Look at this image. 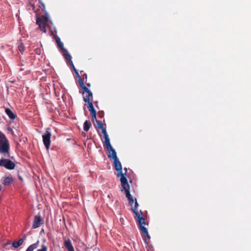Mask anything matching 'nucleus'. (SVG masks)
Wrapping results in <instances>:
<instances>
[{
	"label": "nucleus",
	"instance_id": "cd10ccee",
	"mask_svg": "<svg viewBox=\"0 0 251 251\" xmlns=\"http://www.w3.org/2000/svg\"><path fill=\"white\" fill-rule=\"evenodd\" d=\"M75 75H76V77L78 78V80L80 78H81V77L80 76L79 74V73H78V72H76V73H75Z\"/></svg>",
	"mask_w": 251,
	"mask_h": 251
},
{
	"label": "nucleus",
	"instance_id": "6e6552de",
	"mask_svg": "<svg viewBox=\"0 0 251 251\" xmlns=\"http://www.w3.org/2000/svg\"><path fill=\"white\" fill-rule=\"evenodd\" d=\"M50 128H48L45 133L42 135L43 142L47 150H49L50 145L51 133L49 131Z\"/></svg>",
	"mask_w": 251,
	"mask_h": 251
},
{
	"label": "nucleus",
	"instance_id": "4468645a",
	"mask_svg": "<svg viewBox=\"0 0 251 251\" xmlns=\"http://www.w3.org/2000/svg\"><path fill=\"white\" fill-rule=\"evenodd\" d=\"M5 112L10 119L14 120L15 119L16 115L11 109L8 108H6L5 109Z\"/></svg>",
	"mask_w": 251,
	"mask_h": 251
},
{
	"label": "nucleus",
	"instance_id": "c756f323",
	"mask_svg": "<svg viewBox=\"0 0 251 251\" xmlns=\"http://www.w3.org/2000/svg\"><path fill=\"white\" fill-rule=\"evenodd\" d=\"M86 85L88 87H90L91 86V84L90 83H86Z\"/></svg>",
	"mask_w": 251,
	"mask_h": 251
},
{
	"label": "nucleus",
	"instance_id": "20e7f679",
	"mask_svg": "<svg viewBox=\"0 0 251 251\" xmlns=\"http://www.w3.org/2000/svg\"><path fill=\"white\" fill-rule=\"evenodd\" d=\"M78 83L80 87L83 90L82 95L83 100L88 103L92 102L93 100V93L92 92L84 85V83L82 79L80 78L78 80Z\"/></svg>",
	"mask_w": 251,
	"mask_h": 251
},
{
	"label": "nucleus",
	"instance_id": "a211bd4d",
	"mask_svg": "<svg viewBox=\"0 0 251 251\" xmlns=\"http://www.w3.org/2000/svg\"><path fill=\"white\" fill-rule=\"evenodd\" d=\"M91 126V122L88 120L85 121V122L84 123V125H83L84 130L85 131H88L89 130Z\"/></svg>",
	"mask_w": 251,
	"mask_h": 251
},
{
	"label": "nucleus",
	"instance_id": "7c9ffc66",
	"mask_svg": "<svg viewBox=\"0 0 251 251\" xmlns=\"http://www.w3.org/2000/svg\"><path fill=\"white\" fill-rule=\"evenodd\" d=\"M124 170H125V173H126H126H127V168H124Z\"/></svg>",
	"mask_w": 251,
	"mask_h": 251
},
{
	"label": "nucleus",
	"instance_id": "f257e3e1",
	"mask_svg": "<svg viewBox=\"0 0 251 251\" xmlns=\"http://www.w3.org/2000/svg\"><path fill=\"white\" fill-rule=\"evenodd\" d=\"M134 208H131L132 212L135 214L134 218L137 219V224L139 226V228L143 234V237L144 241L147 243V239H150V236L148 233V230L146 227H145L146 224L145 219L143 217V213L141 210L139 211H137V208L139 204L135 199V202H134Z\"/></svg>",
	"mask_w": 251,
	"mask_h": 251
},
{
	"label": "nucleus",
	"instance_id": "9b49d317",
	"mask_svg": "<svg viewBox=\"0 0 251 251\" xmlns=\"http://www.w3.org/2000/svg\"><path fill=\"white\" fill-rule=\"evenodd\" d=\"M43 221L40 215H36L34 217V221L32 225V228H36L39 227L42 224Z\"/></svg>",
	"mask_w": 251,
	"mask_h": 251
},
{
	"label": "nucleus",
	"instance_id": "2f4dec72",
	"mask_svg": "<svg viewBox=\"0 0 251 251\" xmlns=\"http://www.w3.org/2000/svg\"><path fill=\"white\" fill-rule=\"evenodd\" d=\"M1 189H2V186H1V185L0 184V191L1 190Z\"/></svg>",
	"mask_w": 251,
	"mask_h": 251
},
{
	"label": "nucleus",
	"instance_id": "5701e85b",
	"mask_svg": "<svg viewBox=\"0 0 251 251\" xmlns=\"http://www.w3.org/2000/svg\"><path fill=\"white\" fill-rule=\"evenodd\" d=\"M48 251V248L47 246H46L44 244H42L41 245V248L40 249H38L37 251Z\"/></svg>",
	"mask_w": 251,
	"mask_h": 251
},
{
	"label": "nucleus",
	"instance_id": "393cba45",
	"mask_svg": "<svg viewBox=\"0 0 251 251\" xmlns=\"http://www.w3.org/2000/svg\"><path fill=\"white\" fill-rule=\"evenodd\" d=\"M96 115H97V113L92 114V120L93 121H96V120H97L96 119Z\"/></svg>",
	"mask_w": 251,
	"mask_h": 251
},
{
	"label": "nucleus",
	"instance_id": "4be33fe9",
	"mask_svg": "<svg viewBox=\"0 0 251 251\" xmlns=\"http://www.w3.org/2000/svg\"><path fill=\"white\" fill-rule=\"evenodd\" d=\"M80 74H81L82 77H81V79H82V81L84 82V79H87V74H85L83 71H80Z\"/></svg>",
	"mask_w": 251,
	"mask_h": 251
},
{
	"label": "nucleus",
	"instance_id": "2eb2a0df",
	"mask_svg": "<svg viewBox=\"0 0 251 251\" xmlns=\"http://www.w3.org/2000/svg\"><path fill=\"white\" fill-rule=\"evenodd\" d=\"M61 51L63 53V55L64 58L66 60H69L71 63L72 62H73L72 61V57H71V55L68 52L67 50L66 49H65Z\"/></svg>",
	"mask_w": 251,
	"mask_h": 251
},
{
	"label": "nucleus",
	"instance_id": "1a4fd4ad",
	"mask_svg": "<svg viewBox=\"0 0 251 251\" xmlns=\"http://www.w3.org/2000/svg\"><path fill=\"white\" fill-rule=\"evenodd\" d=\"M117 177L120 176V181L122 188L128 187L129 186L127 178L126 177V173H118L117 174Z\"/></svg>",
	"mask_w": 251,
	"mask_h": 251
},
{
	"label": "nucleus",
	"instance_id": "f8f14e48",
	"mask_svg": "<svg viewBox=\"0 0 251 251\" xmlns=\"http://www.w3.org/2000/svg\"><path fill=\"white\" fill-rule=\"evenodd\" d=\"M26 239V236L24 235L23 238L19 239L18 241H15L12 243V247L14 249H17L18 247H19L20 246H21L24 241Z\"/></svg>",
	"mask_w": 251,
	"mask_h": 251
},
{
	"label": "nucleus",
	"instance_id": "aec40b11",
	"mask_svg": "<svg viewBox=\"0 0 251 251\" xmlns=\"http://www.w3.org/2000/svg\"><path fill=\"white\" fill-rule=\"evenodd\" d=\"M88 104V108L89 109V111L91 113V114H94L97 113L96 111L94 109L93 104L92 102H90Z\"/></svg>",
	"mask_w": 251,
	"mask_h": 251
},
{
	"label": "nucleus",
	"instance_id": "6ab92c4d",
	"mask_svg": "<svg viewBox=\"0 0 251 251\" xmlns=\"http://www.w3.org/2000/svg\"><path fill=\"white\" fill-rule=\"evenodd\" d=\"M56 42L57 44L58 47L60 49L61 51L65 49L64 48L63 43L61 42L60 39L58 37L56 39Z\"/></svg>",
	"mask_w": 251,
	"mask_h": 251
},
{
	"label": "nucleus",
	"instance_id": "412c9836",
	"mask_svg": "<svg viewBox=\"0 0 251 251\" xmlns=\"http://www.w3.org/2000/svg\"><path fill=\"white\" fill-rule=\"evenodd\" d=\"M18 50L23 54L25 51V48L23 43L20 42L18 43Z\"/></svg>",
	"mask_w": 251,
	"mask_h": 251
},
{
	"label": "nucleus",
	"instance_id": "dca6fc26",
	"mask_svg": "<svg viewBox=\"0 0 251 251\" xmlns=\"http://www.w3.org/2000/svg\"><path fill=\"white\" fill-rule=\"evenodd\" d=\"M39 243V241H37L35 243L33 244L30 245L25 251H33L35 249H36Z\"/></svg>",
	"mask_w": 251,
	"mask_h": 251
},
{
	"label": "nucleus",
	"instance_id": "bb28decb",
	"mask_svg": "<svg viewBox=\"0 0 251 251\" xmlns=\"http://www.w3.org/2000/svg\"><path fill=\"white\" fill-rule=\"evenodd\" d=\"M71 66H72V67H73V70H74V71H75V73H76V72H77V71L76 69L75 68V66H74V64H73V62H72V63H71Z\"/></svg>",
	"mask_w": 251,
	"mask_h": 251
},
{
	"label": "nucleus",
	"instance_id": "423d86ee",
	"mask_svg": "<svg viewBox=\"0 0 251 251\" xmlns=\"http://www.w3.org/2000/svg\"><path fill=\"white\" fill-rule=\"evenodd\" d=\"M96 128L101 129L102 130V133L104 138V147L108 146L111 148V144L110 142V139L109 136L107 133L106 128L103 126V124L101 121L96 120Z\"/></svg>",
	"mask_w": 251,
	"mask_h": 251
},
{
	"label": "nucleus",
	"instance_id": "c85d7f7f",
	"mask_svg": "<svg viewBox=\"0 0 251 251\" xmlns=\"http://www.w3.org/2000/svg\"><path fill=\"white\" fill-rule=\"evenodd\" d=\"M99 117L100 118H102L103 117V114H100V113H99Z\"/></svg>",
	"mask_w": 251,
	"mask_h": 251
},
{
	"label": "nucleus",
	"instance_id": "a878e982",
	"mask_svg": "<svg viewBox=\"0 0 251 251\" xmlns=\"http://www.w3.org/2000/svg\"><path fill=\"white\" fill-rule=\"evenodd\" d=\"M39 3L41 4V5L43 6V8L44 9L45 8V4L42 1V0H38Z\"/></svg>",
	"mask_w": 251,
	"mask_h": 251
},
{
	"label": "nucleus",
	"instance_id": "9d476101",
	"mask_svg": "<svg viewBox=\"0 0 251 251\" xmlns=\"http://www.w3.org/2000/svg\"><path fill=\"white\" fill-rule=\"evenodd\" d=\"M1 182L4 186H8L13 182V178L11 174L2 177Z\"/></svg>",
	"mask_w": 251,
	"mask_h": 251
},
{
	"label": "nucleus",
	"instance_id": "b1692460",
	"mask_svg": "<svg viewBox=\"0 0 251 251\" xmlns=\"http://www.w3.org/2000/svg\"><path fill=\"white\" fill-rule=\"evenodd\" d=\"M135 199L136 200V198L133 199V198H131L129 199H128V202H129V204L131 206V208H134V207H133L132 205L134 203V201H135Z\"/></svg>",
	"mask_w": 251,
	"mask_h": 251
},
{
	"label": "nucleus",
	"instance_id": "39448f33",
	"mask_svg": "<svg viewBox=\"0 0 251 251\" xmlns=\"http://www.w3.org/2000/svg\"><path fill=\"white\" fill-rule=\"evenodd\" d=\"M9 144L5 135L0 131V153L9 154Z\"/></svg>",
	"mask_w": 251,
	"mask_h": 251
},
{
	"label": "nucleus",
	"instance_id": "f03ea898",
	"mask_svg": "<svg viewBox=\"0 0 251 251\" xmlns=\"http://www.w3.org/2000/svg\"><path fill=\"white\" fill-rule=\"evenodd\" d=\"M36 24L40 29L44 33L46 32V27L51 30V27L50 24H52V22L49 20V15L47 12H45V15L42 16L36 15Z\"/></svg>",
	"mask_w": 251,
	"mask_h": 251
},
{
	"label": "nucleus",
	"instance_id": "7ed1b4c3",
	"mask_svg": "<svg viewBox=\"0 0 251 251\" xmlns=\"http://www.w3.org/2000/svg\"><path fill=\"white\" fill-rule=\"evenodd\" d=\"M105 148L107 150V154L109 158H112L114 161V169L118 171V173L122 172V167L120 161L118 159L117 153L115 150L111 145V148L106 146Z\"/></svg>",
	"mask_w": 251,
	"mask_h": 251
},
{
	"label": "nucleus",
	"instance_id": "f3484780",
	"mask_svg": "<svg viewBox=\"0 0 251 251\" xmlns=\"http://www.w3.org/2000/svg\"><path fill=\"white\" fill-rule=\"evenodd\" d=\"M129 189H130V187L129 186L128 187L123 188L121 190L122 191H124L125 192L126 196V198L127 199V200L131 198H132L130 193Z\"/></svg>",
	"mask_w": 251,
	"mask_h": 251
},
{
	"label": "nucleus",
	"instance_id": "ddd939ff",
	"mask_svg": "<svg viewBox=\"0 0 251 251\" xmlns=\"http://www.w3.org/2000/svg\"><path fill=\"white\" fill-rule=\"evenodd\" d=\"M64 245L68 251H75L72 242L69 239H68L64 241Z\"/></svg>",
	"mask_w": 251,
	"mask_h": 251
},
{
	"label": "nucleus",
	"instance_id": "0eeeda50",
	"mask_svg": "<svg viewBox=\"0 0 251 251\" xmlns=\"http://www.w3.org/2000/svg\"><path fill=\"white\" fill-rule=\"evenodd\" d=\"M0 166L4 167L7 170H13L15 167V163L10 159L2 158L0 160Z\"/></svg>",
	"mask_w": 251,
	"mask_h": 251
}]
</instances>
